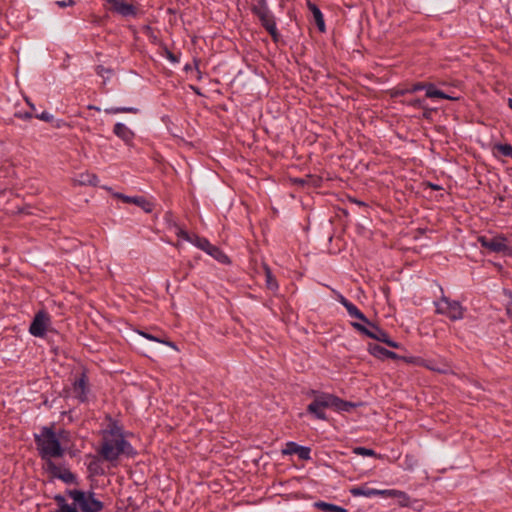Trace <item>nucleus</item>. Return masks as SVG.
<instances>
[{"label": "nucleus", "instance_id": "nucleus-1", "mask_svg": "<svg viewBox=\"0 0 512 512\" xmlns=\"http://www.w3.org/2000/svg\"><path fill=\"white\" fill-rule=\"evenodd\" d=\"M34 441L39 456L45 461V467L53 458H61L65 454V449L55 433L53 426H43L39 434H34Z\"/></svg>", "mask_w": 512, "mask_h": 512}, {"label": "nucleus", "instance_id": "nucleus-2", "mask_svg": "<svg viewBox=\"0 0 512 512\" xmlns=\"http://www.w3.org/2000/svg\"><path fill=\"white\" fill-rule=\"evenodd\" d=\"M98 454L110 463L116 462L121 455L133 457L136 451L125 437H102Z\"/></svg>", "mask_w": 512, "mask_h": 512}, {"label": "nucleus", "instance_id": "nucleus-3", "mask_svg": "<svg viewBox=\"0 0 512 512\" xmlns=\"http://www.w3.org/2000/svg\"><path fill=\"white\" fill-rule=\"evenodd\" d=\"M172 229L176 236L178 237L179 246L190 244L192 246L197 247L198 249L202 250L203 252L207 253L210 256H217L218 248L212 245L206 238L199 237L198 235L187 231L178 224H175Z\"/></svg>", "mask_w": 512, "mask_h": 512}, {"label": "nucleus", "instance_id": "nucleus-4", "mask_svg": "<svg viewBox=\"0 0 512 512\" xmlns=\"http://www.w3.org/2000/svg\"><path fill=\"white\" fill-rule=\"evenodd\" d=\"M67 495L78 504L82 512H101L104 509V503L95 498L93 491L67 490Z\"/></svg>", "mask_w": 512, "mask_h": 512}, {"label": "nucleus", "instance_id": "nucleus-5", "mask_svg": "<svg viewBox=\"0 0 512 512\" xmlns=\"http://www.w3.org/2000/svg\"><path fill=\"white\" fill-rule=\"evenodd\" d=\"M252 12L259 18L262 26L270 34L274 42H278L280 34L274 20L272 12L269 10L265 0H259L253 5Z\"/></svg>", "mask_w": 512, "mask_h": 512}, {"label": "nucleus", "instance_id": "nucleus-6", "mask_svg": "<svg viewBox=\"0 0 512 512\" xmlns=\"http://www.w3.org/2000/svg\"><path fill=\"white\" fill-rule=\"evenodd\" d=\"M366 324H367V326H365L361 323L353 322L352 326L357 331H359L361 334H363L371 339L385 343L389 347H392V348L400 347V344L398 342L392 340L390 338L389 334L385 330H383L379 326L375 325L371 321H369V323H366Z\"/></svg>", "mask_w": 512, "mask_h": 512}, {"label": "nucleus", "instance_id": "nucleus-7", "mask_svg": "<svg viewBox=\"0 0 512 512\" xmlns=\"http://www.w3.org/2000/svg\"><path fill=\"white\" fill-rule=\"evenodd\" d=\"M436 313L448 317L452 321L461 320L464 317L465 308L459 301L451 300L442 295L439 301L434 302Z\"/></svg>", "mask_w": 512, "mask_h": 512}, {"label": "nucleus", "instance_id": "nucleus-8", "mask_svg": "<svg viewBox=\"0 0 512 512\" xmlns=\"http://www.w3.org/2000/svg\"><path fill=\"white\" fill-rule=\"evenodd\" d=\"M311 393L315 395V397L307 406V413L313 415L315 419L327 420V415L324 410L330 408L328 393L317 392L315 390H312Z\"/></svg>", "mask_w": 512, "mask_h": 512}, {"label": "nucleus", "instance_id": "nucleus-9", "mask_svg": "<svg viewBox=\"0 0 512 512\" xmlns=\"http://www.w3.org/2000/svg\"><path fill=\"white\" fill-rule=\"evenodd\" d=\"M350 494L354 497H367L382 496L386 498H396L404 495V492L395 489H374L368 487L366 484L362 486H355L350 489Z\"/></svg>", "mask_w": 512, "mask_h": 512}, {"label": "nucleus", "instance_id": "nucleus-10", "mask_svg": "<svg viewBox=\"0 0 512 512\" xmlns=\"http://www.w3.org/2000/svg\"><path fill=\"white\" fill-rule=\"evenodd\" d=\"M481 246L489 253H505L508 252L509 242L503 235L481 236L479 238Z\"/></svg>", "mask_w": 512, "mask_h": 512}, {"label": "nucleus", "instance_id": "nucleus-11", "mask_svg": "<svg viewBox=\"0 0 512 512\" xmlns=\"http://www.w3.org/2000/svg\"><path fill=\"white\" fill-rule=\"evenodd\" d=\"M50 324V317L44 310L38 311L29 327V333L35 337L42 338L46 335L47 326Z\"/></svg>", "mask_w": 512, "mask_h": 512}, {"label": "nucleus", "instance_id": "nucleus-12", "mask_svg": "<svg viewBox=\"0 0 512 512\" xmlns=\"http://www.w3.org/2000/svg\"><path fill=\"white\" fill-rule=\"evenodd\" d=\"M72 391L74 397L80 403H85L88 401L90 388L86 372L83 371L80 376L74 380L72 383Z\"/></svg>", "mask_w": 512, "mask_h": 512}, {"label": "nucleus", "instance_id": "nucleus-13", "mask_svg": "<svg viewBox=\"0 0 512 512\" xmlns=\"http://www.w3.org/2000/svg\"><path fill=\"white\" fill-rule=\"evenodd\" d=\"M45 469L53 478H57L66 484H77L76 475L68 468H61L53 461H49Z\"/></svg>", "mask_w": 512, "mask_h": 512}, {"label": "nucleus", "instance_id": "nucleus-14", "mask_svg": "<svg viewBox=\"0 0 512 512\" xmlns=\"http://www.w3.org/2000/svg\"><path fill=\"white\" fill-rule=\"evenodd\" d=\"M107 8L123 17L136 16L137 14L136 7L124 0H108Z\"/></svg>", "mask_w": 512, "mask_h": 512}, {"label": "nucleus", "instance_id": "nucleus-15", "mask_svg": "<svg viewBox=\"0 0 512 512\" xmlns=\"http://www.w3.org/2000/svg\"><path fill=\"white\" fill-rule=\"evenodd\" d=\"M283 455L297 454L301 460H309L311 458V449L307 446H301L293 441L286 443L282 450Z\"/></svg>", "mask_w": 512, "mask_h": 512}, {"label": "nucleus", "instance_id": "nucleus-16", "mask_svg": "<svg viewBox=\"0 0 512 512\" xmlns=\"http://www.w3.org/2000/svg\"><path fill=\"white\" fill-rule=\"evenodd\" d=\"M368 351L371 355H373L374 357H377L379 359H385V358L402 359L405 362L407 359H409V357H401L398 354H396L395 352L390 351L378 344H369Z\"/></svg>", "mask_w": 512, "mask_h": 512}, {"label": "nucleus", "instance_id": "nucleus-17", "mask_svg": "<svg viewBox=\"0 0 512 512\" xmlns=\"http://www.w3.org/2000/svg\"><path fill=\"white\" fill-rule=\"evenodd\" d=\"M328 397L330 408H333L337 412H350L357 407L356 403L343 400L333 394L328 393Z\"/></svg>", "mask_w": 512, "mask_h": 512}, {"label": "nucleus", "instance_id": "nucleus-18", "mask_svg": "<svg viewBox=\"0 0 512 512\" xmlns=\"http://www.w3.org/2000/svg\"><path fill=\"white\" fill-rule=\"evenodd\" d=\"M113 133L120 138L126 145H132L135 133L124 123H116L113 128Z\"/></svg>", "mask_w": 512, "mask_h": 512}, {"label": "nucleus", "instance_id": "nucleus-19", "mask_svg": "<svg viewBox=\"0 0 512 512\" xmlns=\"http://www.w3.org/2000/svg\"><path fill=\"white\" fill-rule=\"evenodd\" d=\"M106 419L108 420V426L106 429L102 430V437H123V427L118 421L113 419L110 415H107Z\"/></svg>", "mask_w": 512, "mask_h": 512}, {"label": "nucleus", "instance_id": "nucleus-20", "mask_svg": "<svg viewBox=\"0 0 512 512\" xmlns=\"http://www.w3.org/2000/svg\"><path fill=\"white\" fill-rule=\"evenodd\" d=\"M423 90L426 91V97L428 98H440L455 101L458 97H454L438 90L433 83L422 82Z\"/></svg>", "mask_w": 512, "mask_h": 512}, {"label": "nucleus", "instance_id": "nucleus-21", "mask_svg": "<svg viewBox=\"0 0 512 512\" xmlns=\"http://www.w3.org/2000/svg\"><path fill=\"white\" fill-rule=\"evenodd\" d=\"M407 363H415L418 365H421L431 371H436L439 373H445L447 371V367L445 364L442 366H439L434 360H423V359H416L414 357H409V359L406 360Z\"/></svg>", "mask_w": 512, "mask_h": 512}, {"label": "nucleus", "instance_id": "nucleus-22", "mask_svg": "<svg viewBox=\"0 0 512 512\" xmlns=\"http://www.w3.org/2000/svg\"><path fill=\"white\" fill-rule=\"evenodd\" d=\"M422 82H417L411 85L398 86L395 88L394 95L395 96H403L406 94H413L418 91L423 90Z\"/></svg>", "mask_w": 512, "mask_h": 512}, {"label": "nucleus", "instance_id": "nucleus-23", "mask_svg": "<svg viewBox=\"0 0 512 512\" xmlns=\"http://www.w3.org/2000/svg\"><path fill=\"white\" fill-rule=\"evenodd\" d=\"M314 507L323 512H347V510L341 506L332 503H327L324 501L315 502Z\"/></svg>", "mask_w": 512, "mask_h": 512}, {"label": "nucleus", "instance_id": "nucleus-24", "mask_svg": "<svg viewBox=\"0 0 512 512\" xmlns=\"http://www.w3.org/2000/svg\"><path fill=\"white\" fill-rule=\"evenodd\" d=\"M492 150L495 157L501 155L512 158V146L510 144L496 143Z\"/></svg>", "mask_w": 512, "mask_h": 512}, {"label": "nucleus", "instance_id": "nucleus-25", "mask_svg": "<svg viewBox=\"0 0 512 512\" xmlns=\"http://www.w3.org/2000/svg\"><path fill=\"white\" fill-rule=\"evenodd\" d=\"M346 310L350 317L357 318L364 323H369V319L352 302L346 305Z\"/></svg>", "mask_w": 512, "mask_h": 512}, {"label": "nucleus", "instance_id": "nucleus-26", "mask_svg": "<svg viewBox=\"0 0 512 512\" xmlns=\"http://www.w3.org/2000/svg\"><path fill=\"white\" fill-rule=\"evenodd\" d=\"M310 10H311V12L313 14L314 20H315L316 25L318 26L319 30L320 31H324L325 23H324V17H323L322 12L314 4L310 5Z\"/></svg>", "mask_w": 512, "mask_h": 512}, {"label": "nucleus", "instance_id": "nucleus-27", "mask_svg": "<svg viewBox=\"0 0 512 512\" xmlns=\"http://www.w3.org/2000/svg\"><path fill=\"white\" fill-rule=\"evenodd\" d=\"M138 333H139V335H141L142 337H144L150 341L162 343V344H165L173 349H176V345L170 340L161 339L159 336L150 334L145 331H138Z\"/></svg>", "mask_w": 512, "mask_h": 512}, {"label": "nucleus", "instance_id": "nucleus-28", "mask_svg": "<svg viewBox=\"0 0 512 512\" xmlns=\"http://www.w3.org/2000/svg\"><path fill=\"white\" fill-rule=\"evenodd\" d=\"M264 270H265L267 287L270 290L278 289V283H277L276 279L274 278V276L272 275L271 269L266 264H264Z\"/></svg>", "mask_w": 512, "mask_h": 512}, {"label": "nucleus", "instance_id": "nucleus-29", "mask_svg": "<svg viewBox=\"0 0 512 512\" xmlns=\"http://www.w3.org/2000/svg\"><path fill=\"white\" fill-rule=\"evenodd\" d=\"M108 114H118V113H138V109L134 107H111L106 108L104 110Z\"/></svg>", "mask_w": 512, "mask_h": 512}, {"label": "nucleus", "instance_id": "nucleus-30", "mask_svg": "<svg viewBox=\"0 0 512 512\" xmlns=\"http://www.w3.org/2000/svg\"><path fill=\"white\" fill-rule=\"evenodd\" d=\"M31 117H35V118L40 119L45 122H51L54 118L52 114H50L49 112H46V111H43L40 114H38V113L32 114V112L25 113V118H31Z\"/></svg>", "mask_w": 512, "mask_h": 512}, {"label": "nucleus", "instance_id": "nucleus-31", "mask_svg": "<svg viewBox=\"0 0 512 512\" xmlns=\"http://www.w3.org/2000/svg\"><path fill=\"white\" fill-rule=\"evenodd\" d=\"M503 294L507 298L506 313L512 319V291L504 289Z\"/></svg>", "mask_w": 512, "mask_h": 512}, {"label": "nucleus", "instance_id": "nucleus-32", "mask_svg": "<svg viewBox=\"0 0 512 512\" xmlns=\"http://www.w3.org/2000/svg\"><path fill=\"white\" fill-rule=\"evenodd\" d=\"M353 452L355 454L361 455V456L377 457V454L374 450L366 448V447H356V448H354Z\"/></svg>", "mask_w": 512, "mask_h": 512}, {"label": "nucleus", "instance_id": "nucleus-33", "mask_svg": "<svg viewBox=\"0 0 512 512\" xmlns=\"http://www.w3.org/2000/svg\"><path fill=\"white\" fill-rule=\"evenodd\" d=\"M133 204L144 208L146 211H150V203L147 202L143 197H133Z\"/></svg>", "mask_w": 512, "mask_h": 512}, {"label": "nucleus", "instance_id": "nucleus-34", "mask_svg": "<svg viewBox=\"0 0 512 512\" xmlns=\"http://www.w3.org/2000/svg\"><path fill=\"white\" fill-rule=\"evenodd\" d=\"M164 56L166 57L167 60H169L171 63H179V57L177 55H175L174 53H172L170 50H168L167 48L165 49L164 51Z\"/></svg>", "mask_w": 512, "mask_h": 512}, {"label": "nucleus", "instance_id": "nucleus-35", "mask_svg": "<svg viewBox=\"0 0 512 512\" xmlns=\"http://www.w3.org/2000/svg\"><path fill=\"white\" fill-rule=\"evenodd\" d=\"M53 499L55 500V502L57 503L58 505V508H62L63 506H67L69 505L67 502H66V499L63 495L61 494H56Z\"/></svg>", "mask_w": 512, "mask_h": 512}, {"label": "nucleus", "instance_id": "nucleus-36", "mask_svg": "<svg viewBox=\"0 0 512 512\" xmlns=\"http://www.w3.org/2000/svg\"><path fill=\"white\" fill-rule=\"evenodd\" d=\"M56 512H79L76 507L67 505L63 506L62 508H58Z\"/></svg>", "mask_w": 512, "mask_h": 512}, {"label": "nucleus", "instance_id": "nucleus-37", "mask_svg": "<svg viewBox=\"0 0 512 512\" xmlns=\"http://www.w3.org/2000/svg\"><path fill=\"white\" fill-rule=\"evenodd\" d=\"M99 465L97 462H91L88 466V469L90 472L94 473V474H100L101 472L99 471Z\"/></svg>", "mask_w": 512, "mask_h": 512}, {"label": "nucleus", "instance_id": "nucleus-38", "mask_svg": "<svg viewBox=\"0 0 512 512\" xmlns=\"http://www.w3.org/2000/svg\"><path fill=\"white\" fill-rule=\"evenodd\" d=\"M116 197L119 198L120 200H122V202L124 203H132L133 201V197H130V196H126V195H123V194H116Z\"/></svg>", "mask_w": 512, "mask_h": 512}, {"label": "nucleus", "instance_id": "nucleus-39", "mask_svg": "<svg viewBox=\"0 0 512 512\" xmlns=\"http://www.w3.org/2000/svg\"><path fill=\"white\" fill-rule=\"evenodd\" d=\"M338 301L346 308V305H349L351 302L345 298L342 294L338 295Z\"/></svg>", "mask_w": 512, "mask_h": 512}, {"label": "nucleus", "instance_id": "nucleus-40", "mask_svg": "<svg viewBox=\"0 0 512 512\" xmlns=\"http://www.w3.org/2000/svg\"><path fill=\"white\" fill-rule=\"evenodd\" d=\"M413 107H423V100L422 99H414L409 103Z\"/></svg>", "mask_w": 512, "mask_h": 512}, {"label": "nucleus", "instance_id": "nucleus-41", "mask_svg": "<svg viewBox=\"0 0 512 512\" xmlns=\"http://www.w3.org/2000/svg\"><path fill=\"white\" fill-rule=\"evenodd\" d=\"M57 4L60 6V7H67V6H72L74 4V1L73 0H69V1H58Z\"/></svg>", "mask_w": 512, "mask_h": 512}, {"label": "nucleus", "instance_id": "nucleus-42", "mask_svg": "<svg viewBox=\"0 0 512 512\" xmlns=\"http://www.w3.org/2000/svg\"><path fill=\"white\" fill-rule=\"evenodd\" d=\"M144 33L148 36H151L153 34V29L147 25L144 27Z\"/></svg>", "mask_w": 512, "mask_h": 512}, {"label": "nucleus", "instance_id": "nucleus-43", "mask_svg": "<svg viewBox=\"0 0 512 512\" xmlns=\"http://www.w3.org/2000/svg\"><path fill=\"white\" fill-rule=\"evenodd\" d=\"M217 259L220 260L223 264H230L231 263L230 258H228V257L217 258Z\"/></svg>", "mask_w": 512, "mask_h": 512}, {"label": "nucleus", "instance_id": "nucleus-44", "mask_svg": "<svg viewBox=\"0 0 512 512\" xmlns=\"http://www.w3.org/2000/svg\"><path fill=\"white\" fill-rule=\"evenodd\" d=\"M27 103H28V105L30 106L31 110L34 112L33 114H35V113H36V108H35V106H34L32 103H30L29 101H27Z\"/></svg>", "mask_w": 512, "mask_h": 512}, {"label": "nucleus", "instance_id": "nucleus-45", "mask_svg": "<svg viewBox=\"0 0 512 512\" xmlns=\"http://www.w3.org/2000/svg\"><path fill=\"white\" fill-rule=\"evenodd\" d=\"M488 263L493 264L494 266L498 267L499 269H501V268H502V265H501V264L494 263V262H492L491 260H489V261H488Z\"/></svg>", "mask_w": 512, "mask_h": 512}, {"label": "nucleus", "instance_id": "nucleus-46", "mask_svg": "<svg viewBox=\"0 0 512 512\" xmlns=\"http://www.w3.org/2000/svg\"><path fill=\"white\" fill-rule=\"evenodd\" d=\"M96 179H97V178H96V176H92V179H91V180H88V182H89L90 184H95Z\"/></svg>", "mask_w": 512, "mask_h": 512}, {"label": "nucleus", "instance_id": "nucleus-47", "mask_svg": "<svg viewBox=\"0 0 512 512\" xmlns=\"http://www.w3.org/2000/svg\"><path fill=\"white\" fill-rule=\"evenodd\" d=\"M508 107L512 110V98L508 99Z\"/></svg>", "mask_w": 512, "mask_h": 512}, {"label": "nucleus", "instance_id": "nucleus-48", "mask_svg": "<svg viewBox=\"0 0 512 512\" xmlns=\"http://www.w3.org/2000/svg\"><path fill=\"white\" fill-rule=\"evenodd\" d=\"M90 108H91V109H95V110H97V111H100V108H99V107L91 106Z\"/></svg>", "mask_w": 512, "mask_h": 512}, {"label": "nucleus", "instance_id": "nucleus-49", "mask_svg": "<svg viewBox=\"0 0 512 512\" xmlns=\"http://www.w3.org/2000/svg\"><path fill=\"white\" fill-rule=\"evenodd\" d=\"M103 1L106 3V5H108V0H103Z\"/></svg>", "mask_w": 512, "mask_h": 512}]
</instances>
